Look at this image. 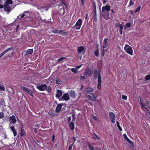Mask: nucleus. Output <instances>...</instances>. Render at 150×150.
Masks as SVG:
<instances>
[{
    "label": "nucleus",
    "instance_id": "obj_36",
    "mask_svg": "<svg viewBox=\"0 0 150 150\" xmlns=\"http://www.w3.org/2000/svg\"><path fill=\"white\" fill-rule=\"evenodd\" d=\"M4 114L3 112H0V119H2L4 116Z\"/></svg>",
    "mask_w": 150,
    "mask_h": 150
},
{
    "label": "nucleus",
    "instance_id": "obj_26",
    "mask_svg": "<svg viewBox=\"0 0 150 150\" xmlns=\"http://www.w3.org/2000/svg\"><path fill=\"white\" fill-rule=\"evenodd\" d=\"M117 26L119 28V30H122L123 29V25L122 24H120L119 23L117 24Z\"/></svg>",
    "mask_w": 150,
    "mask_h": 150
},
{
    "label": "nucleus",
    "instance_id": "obj_59",
    "mask_svg": "<svg viewBox=\"0 0 150 150\" xmlns=\"http://www.w3.org/2000/svg\"><path fill=\"white\" fill-rule=\"evenodd\" d=\"M4 6L3 5L0 4V8H2L4 7Z\"/></svg>",
    "mask_w": 150,
    "mask_h": 150
},
{
    "label": "nucleus",
    "instance_id": "obj_29",
    "mask_svg": "<svg viewBox=\"0 0 150 150\" xmlns=\"http://www.w3.org/2000/svg\"><path fill=\"white\" fill-rule=\"evenodd\" d=\"M131 23H126L125 27V29L126 27H127V28H129L131 26Z\"/></svg>",
    "mask_w": 150,
    "mask_h": 150
},
{
    "label": "nucleus",
    "instance_id": "obj_1",
    "mask_svg": "<svg viewBox=\"0 0 150 150\" xmlns=\"http://www.w3.org/2000/svg\"><path fill=\"white\" fill-rule=\"evenodd\" d=\"M59 7L60 8L58 11V13L59 14L61 15H63L65 13V8L67 7L66 4L64 3L59 5Z\"/></svg>",
    "mask_w": 150,
    "mask_h": 150
},
{
    "label": "nucleus",
    "instance_id": "obj_11",
    "mask_svg": "<svg viewBox=\"0 0 150 150\" xmlns=\"http://www.w3.org/2000/svg\"><path fill=\"white\" fill-rule=\"evenodd\" d=\"M84 74L88 77H91L92 75L91 72L89 69H86L84 73Z\"/></svg>",
    "mask_w": 150,
    "mask_h": 150
},
{
    "label": "nucleus",
    "instance_id": "obj_63",
    "mask_svg": "<svg viewBox=\"0 0 150 150\" xmlns=\"http://www.w3.org/2000/svg\"><path fill=\"white\" fill-rule=\"evenodd\" d=\"M72 138L74 140V142L75 141H76V139L74 137H73Z\"/></svg>",
    "mask_w": 150,
    "mask_h": 150
},
{
    "label": "nucleus",
    "instance_id": "obj_56",
    "mask_svg": "<svg viewBox=\"0 0 150 150\" xmlns=\"http://www.w3.org/2000/svg\"><path fill=\"white\" fill-rule=\"evenodd\" d=\"M85 77L84 76H82L81 77L80 79H84L85 78Z\"/></svg>",
    "mask_w": 150,
    "mask_h": 150
},
{
    "label": "nucleus",
    "instance_id": "obj_20",
    "mask_svg": "<svg viewBox=\"0 0 150 150\" xmlns=\"http://www.w3.org/2000/svg\"><path fill=\"white\" fill-rule=\"evenodd\" d=\"M101 79L100 76L99 77L98 79V83L97 87L98 89H100L101 88Z\"/></svg>",
    "mask_w": 150,
    "mask_h": 150
},
{
    "label": "nucleus",
    "instance_id": "obj_61",
    "mask_svg": "<svg viewBox=\"0 0 150 150\" xmlns=\"http://www.w3.org/2000/svg\"><path fill=\"white\" fill-rule=\"evenodd\" d=\"M93 118L94 120H96L97 119V117H96L94 116L93 117Z\"/></svg>",
    "mask_w": 150,
    "mask_h": 150
},
{
    "label": "nucleus",
    "instance_id": "obj_31",
    "mask_svg": "<svg viewBox=\"0 0 150 150\" xmlns=\"http://www.w3.org/2000/svg\"><path fill=\"white\" fill-rule=\"evenodd\" d=\"M62 83V81L60 80H56V84H61Z\"/></svg>",
    "mask_w": 150,
    "mask_h": 150
},
{
    "label": "nucleus",
    "instance_id": "obj_33",
    "mask_svg": "<svg viewBox=\"0 0 150 150\" xmlns=\"http://www.w3.org/2000/svg\"><path fill=\"white\" fill-rule=\"evenodd\" d=\"M145 79L147 81L149 80L150 79V74L146 75Z\"/></svg>",
    "mask_w": 150,
    "mask_h": 150
},
{
    "label": "nucleus",
    "instance_id": "obj_4",
    "mask_svg": "<svg viewBox=\"0 0 150 150\" xmlns=\"http://www.w3.org/2000/svg\"><path fill=\"white\" fill-rule=\"evenodd\" d=\"M21 87L22 90H23L25 92L30 94L31 96H33V92L30 89L23 86H21Z\"/></svg>",
    "mask_w": 150,
    "mask_h": 150
},
{
    "label": "nucleus",
    "instance_id": "obj_45",
    "mask_svg": "<svg viewBox=\"0 0 150 150\" xmlns=\"http://www.w3.org/2000/svg\"><path fill=\"white\" fill-rule=\"evenodd\" d=\"M75 115L74 114H72L71 115L72 118V121L74 122L75 121Z\"/></svg>",
    "mask_w": 150,
    "mask_h": 150
},
{
    "label": "nucleus",
    "instance_id": "obj_14",
    "mask_svg": "<svg viewBox=\"0 0 150 150\" xmlns=\"http://www.w3.org/2000/svg\"><path fill=\"white\" fill-rule=\"evenodd\" d=\"M62 91L59 90H57V92L56 94V96L57 97H58L61 96L62 95Z\"/></svg>",
    "mask_w": 150,
    "mask_h": 150
},
{
    "label": "nucleus",
    "instance_id": "obj_52",
    "mask_svg": "<svg viewBox=\"0 0 150 150\" xmlns=\"http://www.w3.org/2000/svg\"><path fill=\"white\" fill-rule=\"evenodd\" d=\"M54 32L56 33H61L62 32L59 30H56Z\"/></svg>",
    "mask_w": 150,
    "mask_h": 150
},
{
    "label": "nucleus",
    "instance_id": "obj_19",
    "mask_svg": "<svg viewBox=\"0 0 150 150\" xmlns=\"http://www.w3.org/2000/svg\"><path fill=\"white\" fill-rule=\"evenodd\" d=\"M48 114L52 117L57 116L54 113V111L52 110H50L48 112Z\"/></svg>",
    "mask_w": 150,
    "mask_h": 150
},
{
    "label": "nucleus",
    "instance_id": "obj_47",
    "mask_svg": "<svg viewBox=\"0 0 150 150\" xmlns=\"http://www.w3.org/2000/svg\"><path fill=\"white\" fill-rule=\"evenodd\" d=\"M127 142L129 143H130V144H131L132 145H133L134 144V143L133 142H132L130 139H128L127 140Z\"/></svg>",
    "mask_w": 150,
    "mask_h": 150
},
{
    "label": "nucleus",
    "instance_id": "obj_28",
    "mask_svg": "<svg viewBox=\"0 0 150 150\" xmlns=\"http://www.w3.org/2000/svg\"><path fill=\"white\" fill-rule=\"evenodd\" d=\"M4 90L5 88L4 85L0 83V91H4Z\"/></svg>",
    "mask_w": 150,
    "mask_h": 150
},
{
    "label": "nucleus",
    "instance_id": "obj_46",
    "mask_svg": "<svg viewBox=\"0 0 150 150\" xmlns=\"http://www.w3.org/2000/svg\"><path fill=\"white\" fill-rule=\"evenodd\" d=\"M145 105L146 106H147L149 108V102L148 100H146L145 103Z\"/></svg>",
    "mask_w": 150,
    "mask_h": 150
},
{
    "label": "nucleus",
    "instance_id": "obj_53",
    "mask_svg": "<svg viewBox=\"0 0 150 150\" xmlns=\"http://www.w3.org/2000/svg\"><path fill=\"white\" fill-rule=\"evenodd\" d=\"M123 137H124V139H125L126 138H127L128 137L127 135L125 134H123Z\"/></svg>",
    "mask_w": 150,
    "mask_h": 150
},
{
    "label": "nucleus",
    "instance_id": "obj_35",
    "mask_svg": "<svg viewBox=\"0 0 150 150\" xmlns=\"http://www.w3.org/2000/svg\"><path fill=\"white\" fill-rule=\"evenodd\" d=\"M46 90L48 92H50L51 90V88L50 86H48V87L47 86V88H46Z\"/></svg>",
    "mask_w": 150,
    "mask_h": 150
},
{
    "label": "nucleus",
    "instance_id": "obj_51",
    "mask_svg": "<svg viewBox=\"0 0 150 150\" xmlns=\"http://www.w3.org/2000/svg\"><path fill=\"white\" fill-rule=\"evenodd\" d=\"M94 54L95 55L97 56L98 54V52L97 50L96 51L94 52Z\"/></svg>",
    "mask_w": 150,
    "mask_h": 150
},
{
    "label": "nucleus",
    "instance_id": "obj_32",
    "mask_svg": "<svg viewBox=\"0 0 150 150\" xmlns=\"http://www.w3.org/2000/svg\"><path fill=\"white\" fill-rule=\"evenodd\" d=\"M92 138L95 139H99V137H98L95 134L93 135Z\"/></svg>",
    "mask_w": 150,
    "mask_h": 150
},
{
    "label": "nucleus",
    "instance_id": "obj_17",
    "mask_svg": "<svg viewBox=\"0 0 150 150\" xmlns=\"http://www.w3.org/2000/svg\"><path fill=\"white\" fill-rule=\"evenodd\" d=\"M14 135L15 136H16L17 135V132L16 130L15 129L14 126H12L10 127Z\"/></svg>",
    "mask_w": 150,
    "mask_h": 150
},
{
    "label": "nucleus",
    "instance_id": "obj_8",
    "mask_svg": "<svg viewBox=\"0 0 150 150\" xmlns=\"http://www.w3.org/2000/svg\"><path fill=\"white\" fill-rule=\"evenodd\" d=\"M4 10L5 11L8 12L10 11V9L11 8L9 5L6 2H5L4 4Z\"/></svg>",
    "mask_w": 150,
    "mask_h": 150
},
{
    "label": "nucleus",
    "instance_id": "obj_6",
    "mask_svg": "<svg viewBox=\"0 0 150 150\" xmlns=\"http://www.w3.org/2000/svg\"><path fill=\"white\" fill-rule=\"evenodd\" d=\"M36 87L39 90L43 91L46 90L47 88V85L45 84H42L40 85L37 86Z\"/></svg>",
    "mask_w": 150,
    "mask_h": 150
},
{
    "label": "nucleus",
    "instance_id": "obj_7",
    "mask_svg": "<svg viewBox=\"0 0 150 150\" xmlns=\"http://www.w3.org/2000/svg\"><path fill=\"white\" fill-rule=\"evenodd\" d=\"M9 120L10 121V124L11 123L13 124L15 123L16 122V119L14 115H12V116H10L9 117Z\"/></svg>",
    "mask_w": 150,
    "mask_h": 150
},
{
    "label": "nucleus",
    "instance_id": "obj_57",
    "mask_svg": "<svg viewBox=\"0 0 150 150\" xmlns=\"http://www.w3.org/2000/svg\"><path fill=\"white\" fill-rule=\"evenodd\" d=\"M5 54L3 52H2L1 54H0V58L2 57L3 55L4 54Z\"/></svg>",
    "mask_w": 150,
    "mask_h": 150
},
{
    "label": "nucleus",
    "instance_id": "obj_2",
    "mask_svg": "<svg viewBox=\"0 0 150 150\" xmlns=\"http://www.w3.org/2000/svg\"><path fill=\"white\" fill-rule=\"evenodd\" d=\"M124 49L127 53L130 55H132L133 54V51L132 47L126 45L125 46Z\"/></svg>",
    "mask_w": 150,
    "mask_h": 150
},
{
    "label": "nucleus",
    "instance_id": "obj_49",
    "mask_svg": "<svg viewBox=\"0 0 150 150\" xmlns=\"http://www.w3.org/2000/svg\"><path fill=\"white\" fill-rule=\"evenodd\" d=\"M129 13H130L132 15V16H134V12L133 11L131 10L129 11Z\"/></svg>",
    "mask_w": 150,
    "mask_h": 150
},
{
    "label": "nucleus",
    "instance_id": "obj_40",
    "mask_svg": "<svg viewBox=\"0 0 150 150\" xmlns=\"http://www.w3.org/2000/svg\"><path fill=\"white\" fill-rule=\"evenodd\" d=\"M74 142H73L72 144L69 145L68 150H71L72 149V146L74 144Z\"/></svg>",
    "mask_w": 150,
    "mask_h": 150
},
{
    "label": "nucleus",
    "instance_id": "obj_23",
    "mask_svg": "<svg viewBox=\"0 0 150 150\" xmlns=\"http://www.w3.org/2000/svg\"><path fill=\"white\" fill-rule=\"evenodd\" d=\"M69 127L70 129L73 130L74 128V123L72 122H71L69 125Z\"/></svg>",
    "mask_w": 150,
    "mask_h": 150
},
{
    "label": "nucleus",
    "instance_id": "obj_38",
    "mask_svg": "<svg viewBox=\"0 0 150 150\" xmlns=\"http://www.w3.org/2000/svg\"><path fill=\"white\" fill-rule=\"evenodd\" d=\"M6 2L8 4H11L13 3V1L12 0H6Z\"/></svg>",
    "mask_w": 150,
    "mask_h": 150
},
{
    "label": "nucleus",
    "instance_id": "obj_44",
    "mask_svg": "<svg viewBox=\"0 0 150 150\" xmlns=\"http://www.w3.org/2000/svg\"><path fill=\"white\" fill-rule=\"evenodd\" d=\"M122 98L123 100H127V97L126 96L124 95H122Z\"/></svg>",
    "mask_w": 150,
    "mask_h": 150
},
{
    "label": "nucleus",
    "instance_id": "obj_60",
    "mask_svg": "<svg viewBox=\"0 0 150 150\" xmlns=\"http://www.w3.org/2000/svg\"><path fill=\"white\" fill-rule=\"evenodd\" d=\"M71 120V117H68V122H69L70 121V120Z\"/></svg>",
    "mask_w": 150,
    "mask_h": 150
},
{
    "label": "nucleus",
    "instance_id": "obj_21",
    "mask_svg": "<svg viewBox=\"0 0 150 150\" xmlns=\"http://www.w3.org/2000/svg\"><path fill=\"white\" fill-rule=\"evenodd\" d=\"M93 89L91 88H88L85 89V91L86 93H90L93 91Z\"/></svg>",
    "mask_w": 150,
    "mask_h": 150
},
{
    "label": "nucleus",
    "instance_id": "obj_64",
    "mask_svg": "<svg viewBox=\"0 0 150 150\" xmlns=\"http://www.w3.org/2000/svg\"><path fill=\"white\" fill-rule=\"evenodd\" d=\"M116 123H117V126H118V125H119V122L118 121H117Z\"/></svg>",
    "mask_w": 150,
    "mask_h": 150
},
{
    "label": "nucleus",
    "instance_id": "obj_55",
    "mask_svg": "<svg viewBox=\"0 0 150 150\" xmlns=\"http://www.w3.org/2000/svg\"><path fill=\"white\" fill-rule=\"evenodd\" d=\"M82 2V5L83 6L84 5V2L85 1V0H80Z\"/></svg>",
    "mask_w": 150,
    "mask_h": 150
},
{
    "label": "nucleus",
    "instance_id": "obj_25",
    "mask_svg": "<svg viewBox=\"0 0 150 150\" xmlns=\"http://www.w3.org/2000/svg\"><path fill=\"white\" fill-rule=\"evenodd\" d=\"M141 7V5L139 6L135 10L134 13H136L137 12H139L140 10Z\"/></svg>",
    "mask_w": 150,
    "mask_h": 150
},
{
    "label": "nucleus",
    "instance_id": "obj_37",
    "mask_svg": "<svg viewBox=\"0 0 150 150\" xmlns=\"http://www.w3.org/2000/svg\"><path fill=\"white\" fill-rule=\"evenodd\" d=\"M12 49V47H10L5 50L3 52L4 54L8 52L10 50H11Z\"/></svg>",
    "mask_w": 150,
    "mask_h": 150
},
{
    "label": "nucleus",
    "instance_id": "obj_12",
    "mask_svg": "<svg viewBox=\"0 0 150 150\" xmlns=\"http://www.w3.org/2000/svg\"><path fill=\"white\" fill-rule=\"evenodd\" d=\"M108 40V39H105L104 40V49L107 46H108V44L107 43V40ZM108 50H105V51L104 50V52H106Z\"/></svg>",
    "mask_w": 150,
    "mask_h": 150
},
{
    "label": "nucleus",
    "instance_id": "obj_5",
    "mask_svg": "<svg viewBox=\"0 0 150 150\" xmlns=\"http://www.w3.org/2000/svg\"><path fill=\"white\" fill-rule=\"evenodd\" d=\"M82 24V20L81 19H79L76 22L74 27L76 29H80Z\"/></svg>",
    "mask_w": 150,
    "mask_h": 150
},
{
    "label": "nucleus",
    "instance_id": "obj_42",
    "mask_svg": "<svg viewBox=\"0 0 150 150\" xmlns=\"http://www.w3.org/2000/svg\"><path fill=\"white\" fill-rule=\"evenodd\" d=\"M88 146L89 147L90 150H95L94 147L93 146L90 145H89Z\"/></svg>",
    "mask_w": 150,
    "mask_h": 150
},
{
    "label": "nucleus",
    "instance_id": "obj_3",
    "mask_svg": "<svg viewBox=\"0 0 150 150\" xmlns=\"http://www.w3.org/2000/svg\"><path fill=\"white\" fill-rule=\"evenodd\" d=\"M110 117L112 122L114 123L115 122V114L112 112H110L109 113Z\"/></svg>",
    "mask_w": 150,
    "mask_h": 150
},
{
    "label": "nucleus",
    "instance_id": "obj_30",
    "mask_svg": "<svg viewBox=\"0 0 150 150\" xmlns=\"http://www.w3.org/2000/svg\"><path fill=\"white\" fill-rule=\"evenodd\" d=\"M25 131L23 130V127H22L21 128V136H23L25 135Z\"/></svg>",
    "mask_w": 150,
    "mask_h": 150
},
{
    "label": "nucleus",
    "instance_id": "obj_48",
    "mask_svg": "<svg viewBox=\"0 0 150 150\" xmlns=\"http://www.w3.org/2000/svg\"><path fill=\"white\" fill-rule=\"evenodd\" d=\"M22 53L24 55H26L28 54V51H24V52H22Z\"/></svg>",
    "mask_w": 150,
    "mask_h": 150
},
{
    "label": "nucleus",
    "instance_id": "obj_27",
    "mask_svg": "<svg viewBox=\"0 0 150 150\" xmlns=\"http://www.w3.org/2000/svg\"><path fill=\"white\" fill-rule=\"evenodd\" d=\"M70 96L72 97H75V93L73 91H71L70 92Z\"/></svg>",
    "mask_w": 150,
    "mask_h": 150
},
{
    "label": "nucleus",
    "instance_id": "obj_9",
    "mask_svg": "<svg viewBox=\"0 0 150 150\" xmlns=\"http://www.w3.org/2000/svg\"><path fill=\"white\" fill-rule=\"evenodd\" d=\"M69 99V97L68 93L64 94L61 99L60 100H64L67 101Z\"/></svg>",
    "mask_w": 150,
    "mask_h": 150
},
{
    "label": "nucleus",
    "instance_id": "obj_10",
    "mask_svg": "<svg viewBox=\"0 0 150 150\" xmlns=\"http://www.w3.org/2000/svg\"><path fill=\"white\" fill-rule=\"evenodd\" d=\"M140 98V102L139 104L141 105L142 109L144 108L147 111H149V109L147 107L145 106V105L143 104L141 98L140 97H139Z\"/></svg>",
    "mask_w": 150,
    "mask_h": 150
},
{
    "label": "nucleus",
    "instance_id": "obj_54",
    "mask_svg": "<svg viewBox=\"0 0 150 150\" xmlns=\"http://www.w3.org/2000/svg\"><path fill=\"white\" fill-rule=\"evenodd\" d=\"M117 127L120 131H121L122 130V128L120 127V125L117 126Z\"/></svg>",
    "mask_w": 150,
    "mask_h": 150
},
{
    "label": "nucleus",
    "instance_id": "obj_43",
    "mask_svg": "<svg viewBox=\"0 0 150 150\" xmlns=\"http://www.w3.org/2000/svg\"><path fill=\"white\" fill-rule=\"evenodd\" d=\"M134 4V2L132 0H130L129 3V6H132Z\"/></svg>",
    "mask_w": 150,
    "mask_h": 150
},
{
    "label": "nucleus",
    "instance_id": "obj_16",
    "mask_svg": "<svg viewBox=\"0 0 150 150\" xmlns=\"http://www.w3.org/2000/svg\"><path fill=\"white\" fill-rule=\"evenodd\" d=\"M94 74L95 76V78L96 79V77L98 76V79H99V77L100 76V78H101V76L100 75V72L98 71H97L96 70H95L94 71Z\"/></svg>",
    "mask_w": 150,
    "mask_h": 150
},
{
    "label": "nucleus",
    "instance_id": "obj_62",
    "mask_svg": "<svg viewBox=\"0 0 150 150\" xmlns=\"http://www.w3.org/2000/svg\"><path fill=\"white\" fill-rule=\"evenodd\" d=\"M55 138V136L53 135L52 136V141H54V139Z\"/></svg>",
    "mask_w": 150,
    "mask_h": 150
},
{
    "label": "nucleus",
    "instance_id": "obj_50",
    "mask_svg": "<svg viewBox=\"0 0 150 150\" xmlns=\"http://www.w3.org/2000/svg\"><path fill=\"white\" fill-rule=\"evenodd\" d=\"M20 16V15L18 16V18L20 19L23 18L25 16V14H23L22 15L21 17L20 18H19Z\"/></svg>",
    "mask_w": 150,
    "mask_h": 150
},
{
    "label": "nucleus",
    "instance_id": "obj_39",
    "mask_svg": "<svg viewBox=\"0 0 150 150\" xmlns=\"http://www.w3.org/2000/svg\"><path fill=\"white\" fill-rule=\"evenodd\" d=\"M71 71L74 72H77L78 70L77 69L73 68H72L71 69Z\"/></svg>",
    "mask_w": 150,
    "mask_h": 150
},
{
    "label": "nucleus",
    "instance_id": "obj_18",
    "mask_svg": "<svg viewBox=\"0 0 150 150\" xmlns=\"http://www.w3.org/2000/svg\"><path fill=\"white\" fill-rule=\"evenodd\" d=\"M91 95H88V98L92 100H96V97L94 96V95L92 93H91Z\"/></svg>",
    "mask_w": 150,
    "mask_h": 150
},
{
    "label": "nucleus",
    "instance_id": "obj_58",
    "mask_svg": "<svg viewBox=\"0 0 150 150\" xmlns=\"http://www.w3.org/2000/svg\"><path fill=\"white\" fill-rule=\"evenodd\" d=\"M119 32L120 35L122 34V30H119Z\"/></svg>",
    "mask_w": 150,
    "mask_h": 150
},
{
    "label": "nucleus",
    "instance_id": "obj_24",
    "mask_svg": "<svg viewBox=\"0 0 150 150\" xmlns=\"http://www.w3.org/2000/svg\"><path fill=\"white\" fill-rule=\"evenodd\" d=\"M109 18V16L108 14V12L107 13V14L105 15V13L104 12V18L106 20H108Z\"/></svg>",
    "mask_w": 150,
    "mask_h": 150
},
{
    "label": "nucleus",
    "instance_id": "obj_22",
    "mask_svg": "<svg viewBox=\"0 0 150 150\" xmlns=\"http://www.w3.org/2000/svg\"><path fill=\"white\" fill-rule=\"evenodd\" d=\"M84 48L83 47L80 46L78 47L77 49V51L79 53H81L82 51L83 50Z\"/></svg>",
    "mask_w": 150,
    "mask_h": 150
},
{
    "label": "nucleus",
    "instance_id": "obj_13",
    "mask_svg": "<svg viewBox=\"0 0 150 150\" xmlns=\"http://www.w3.org/2000/svg\"><path fill=\"white\" fill-rule=\"evenodd\" d=\"M62 105L61 104H59L57 105L55 110L57 112H58L60 111L61 109L62 108Z\"/></svg>",
    "mask_w": 150,
    "mask_h": 150
},
{
    "label": "nucleus",
    "instance_id": "obj_15",
    "mask_svg": "<svg viewBox=\"0 0 150 150\" xmlns=\"http://www.w3.org/2000/svg\"><path fill=\"white\" fill-rule=\"evenodd\" d=\"M110 6L109 4H107L105 7H104V10L108 11L110 9Z\"/></svg>",
    "mask_w": 150,
    "mask_h": 150
},
{
    "label": "nucleus",
    "instance_id": "obj_34",
    "mask_svg": "<svg viewBox=\"0 0 150 150\" xmlns=\"http://www.w3.org/2000/svg\"><path fill=\"white\" fill-rule=\"evenodd\" d=\"M29 54H31L33 53V49H30L28 50H27Z\"/></svg>",
    "mask_w": 150,
    "mask_h": 150
},
{
    "label": "nucleus",
    "instance_id": "obj_41",
    "mask_svg": "<svg viewBox=\"0 0 150 150\" xmlns=\"http://www.w3.org/2000/svg\"><path fill=\"white\" fill-rule=\"evenodd\" d=\"M65 58H64V57L60 58L57 60V61L58 62H60L61 61H62L63 60V59Z\"/></svg>",
    "mask_w": 150,
    "mask_h": 150
}]
</instances>
